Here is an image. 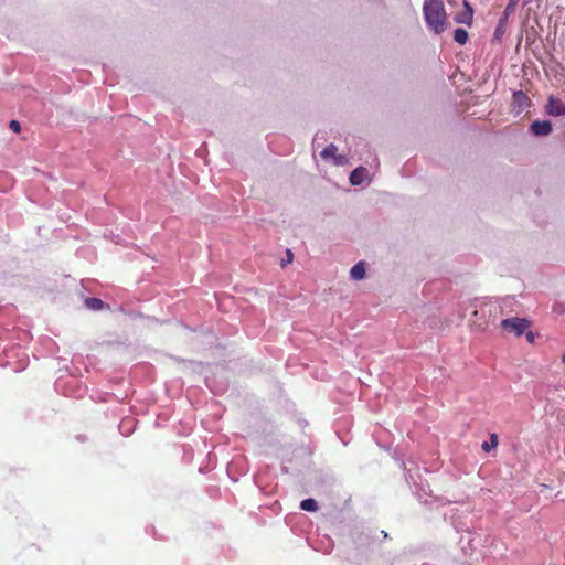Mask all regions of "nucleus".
<instances>
[{
  "mask_svg": "<svg viewBox=\"0 0 565 565\" xmlns=\"http://www.w3.org/2000/svg\"><path fill=\"white\" fill-rule=\"evenodd\" d=\"M473 311L469 319L471 331L484 332L495 321L500 307L491 299L476 298L471 302Z\"/></svg>",
  "mask_w": 565,
  "mask_h": 565,
  "instance_id": "1",
  "label": "nucleus"
},
{
  "mask_svg": "<svg viewBox=\"0 0 565 565\" xmlns=\"http://www.w3.org/2000/svg\"><path fill=\"white\" fill-rule=\"evenodd\" d=\"M424 15L428 26L435 33L440 34L446 26V11L443 1L426 0L424 4Z\"/></svg>",
  "mask_w": 565,
  "mask_h": 565,
  "instance_id": "2",
  "label": "nucleus"
},
{
  "mask_svg": "<svg viewBox=\"0 0 565 565\" xmlns=\"http://www.w3.org/2000/svg\"><path fill=\"white\" fill-rule=\"evenodd\" d=\"M500 327L507 333L513 334L515 337H521L527 329L531 327V321L525 318H508L503 319L500 323Z\"/></svg>",
  "mask_w": 565,
  "mask_h": 565,
  "instance_id": "3",
  "label": "nucleus"
},
{
  "mask_svg": "<svg viewBox=\"0 0 565 565\" xmlns=\"http://www.w3.org/2000/svg\"><path fill=\"white\" fill-rule=\"evenodd\" d=\"M337 147L334 145H329L326 147L321 152L320 156L324 160H332L334 164L337 166H343L348 162V159L345 156L337 154Z\"/></svg>",
  "mask_w": 565,
  "mask_h": 565,
  "instance_id": "4",
  "label": "nucleus"
},
{
  "mask_svg": "<svg viewBox=\"0 0 565 565\" xmlns=\"http://www.w3.org/2000/svg\"><path fill=\"white\" fill-rule=\"evenodd\" d=\"M546 113L552 116H562L565 114V105L554 96H550L546 104Z\"/></svg>",
  "mask_w": 565,
  "mask_h": 565,
  "instance_id": "5",
  "label": "nucleus"
},
{
  "mask_svg": "<svg viewBox=\"0 0 565 565\" xmlns=\"http://www.w3.org/2000/svg\"><path fill=\"white\" fill-rule=\"evenodd\" d=\"M531 130L536 136H546L552 131V124L548 120H536L531 125Z\"/></svg>",
  "mask_w": 565,
  "mask_h": 565,
  "instance_id": "6",
  "label": "nucleus"
},
{
  "mask_svg": "<svg viewBox=\"0 0 565 565\" xmlns=\"http://www.w3.org/2000/svg\"><path fill=\"white\" fill-rule=\"evenodd\" d=\"M367 174H369V171H367L366 168L359 167V168H356L355 170H353L351 172L350 182L353 185H360V184H362L364 182V180L367 177Z\"/></svg>",
  "mask_w": 565,
  "mask_h": 565,
  "instance_id": "7",
  "label": "nucleus"
},
{
  "mask_svg": "<svg viewBox=\"0 0 565 565\" xmlns=\"http://www.w3.org/2000/svg\"><path fill=\"white\" fill-rule=\"evenodd\" d=\"M472 17H473V10L471 8V6L465 1V11L459 13L455 20L457 23H462V24H468L470 25L471 22H472Z\"/></svg>",
  "mask_w": 565,
  "mask_h": 565,
  "instance_id": "8",
  "label": "nucleus"
},
{
  "mask_svg": "<svg viewBox=\"0 0 565 565\" xmlns=\"http://www.w3.org/2000/svg\"><path fill=\"white\" fill-rule=\"evenodd\" d=\"M513 103L519 107V111L524 110L530 105V98L522 90L513 94Z\"/></svg>",
  "mask_w": 565,
  "mask_h": 565,
  "instance_id": "9",
  "label": "nucleus"
},
{
  "mask_svg": "<svg viewBox=\"0 0 565 565\" xmlns=\"http://www.w3.org/2000/svg\"><path fill=\"white\" fill-rule=\"evenodd\" d=\"M350 276L353 280H361L364 278L365 276V267H364V263L363 262H359L358 264H355L351 270H350Z\"/></svg>",
  "mask_w": 565,
  "mask_h": 565,
  "instance_id": "10",
  "label": "nucleus"
},
{
  "mask_svg": "<svg viewBox=\"0 0 565 565\" xmlns=\"http://www.w3.org/2000/svg\"><path fill=\"white\" fill-rule=\"evenodd\" d=\"M85 306L90 310L97 311L103 309L104 302L99 298L89 297L85 299Z\"/></svg>",
  "mask_w": 565,
  "mask_h": 565,
  "instance_id": "11",
  "label": "nucleus"
},
{
  "mask_svg": "<svg viewBox=\"0 0 565 565\" xmlns=\"http://www.w3.org/2000/svg\"><path fill=\"white\" fill-rule=\"evenodd\" d=\"M454 40L461 45L466 44L468 41V32L462 28L456 29L454 32Z\"/></svg>",
  "mask_w": 565,
  "mask_h": 565,
  "instance_id": "12",
  "label": "nucleus"
},
{
  "mask_svg": "<svg viewBox=\"0 0 565 565\" xmlns=\"http://www.w3.org/2000/svg\"><path fill=\"white\" fill-rule=\"evenodd\" d=\"M300 508L308 512H316L318 510V503L315 499H305L300 502Z\"/></svg>",
  "mask_w": 565,
  "mask_h": 565,
  "instance_id": "13",
  "label": "nucleus"
},
{
  "mask_svg": "<svg viewBox=\"0 0 565 565\" xmlns=\"http://www.w3.org/2000/svg\"><path fill=\"white\" fill-rule=\"evenodd\" d=\"M498 436L497 434H491L489 441H483L481 447L484 451H490L491 449L495 448L498 446Z\"/></svg>",
  "mask_w": 565,
  "mask_h": 565,
  "instance_id": "14",
  "label": "nucleus"
},
{
  "mask_svg": "<svg viewBox=\"0 0 565 565\" xmlns=\"http://www.w3.org/2000/svg\"><path fill=\"white\" fill-rule=\"evenodd\" d=\"M294 260V254L290 249L286 250V259L281 260V267H285L287 264H291Z\"/></svg>",
  "mask_w": 565,
  "mask_h": 565,
  "instance_id": "15",
  "label": "nucleus"
},
{
  "mask_svg": "<svg viewBox=\"0 0 565 565\" xmlns=\"http://www.w3.org/2000/svg\"><path fill=\"white\" fill-rule=\"evenodd\" d=\"M9 127L11 130H13L14 132H20L21 130V126H20V122L17 121V120H11L10 124H9Z\"/></svg>",
  "mask_w": 565,
  "mask_h": 565,
  "instance_id": "16",
  "label": "nucleus"
},
{
  "mask_svg": "<svg viewBox=\"0 0 565 565\" xmlns=\"http://www.w3.org/2000/svg\"><path fill=\"white\" fill-rule=\"evenodd\" d=\"M523 334H525V338L529 343H533L535 340V334L531 330H526Z\"/></svg>",
  "mask_w": 565,
  "mask_h": 565,
  "instance_id": "17",
  "label": "nucleus"
},
{
  "mask_svg": "<svg viewBox=\"0 0 565 565\" xmlns=\"http://www.w3.org/2000/svg\"><path fill=\"white\" fill-rule=\"evenodd\" d=\"M515 8H516V4L509 2L508 6L505 7L504 14L508 17L509 14L514 12Z\"/></svg>",
  "mask_w": 565,
  "mask_h": 565,
  "instance_id": "18",
  "label": "nucleus"
},
{
  "mask_svg": "<svg viewBox=\"0 0 565 565\" xmlns=\"http://www.w3.org/2000/svg\"><path fill=\"white\" fill-rule=\"evenodd\" d=\"M369 541H370V536L369 535L362 534L360 536V545L366 546L370 543Z\"/></svg>",
  "mask_w": 565,
  "mask_h": 565,
  "instance_id": "19",
  "label": "nucleus"
},
{
  "mask_svg": "<svg viewBox=\"0 0 565 565\" xmlns=\"http://www.w3.org/2000/svg\"><path fill=\"white\" fill-rule=\"evenodd\" d=\"M381 534L383 535L384 539H387V533L385 531H381Z\"/></svg>",
  "mask_w": 565,
  "mask_h": 565,
  "instance_id": "20",
  "label": "nucleus"
},
{
  "mask_svg": "<svg viewBox=\"0 0 565 565\" xmlns=\"http://www.w3.org/2000/svg\"><path fill=\"white\" fill-rule=\"evenodd\" d=\"M520 0H509L510 3H514V4H518Z\"/></svg>",
  "mask_w": 565,
  "mask_h": 565,
  "instance_id": "21",
  "label": "nucleus"
},
{
  "mask_svg": "<svg viewBox=\"0 0 565 565\" xmlns=\"http://www.w3.org/2000/svg\"><path fill=\"white\" fill-rule=\"evenodd\" d=\"M562 362L565 363V353L562 355Z\"/></svg>",
  "mask_w": 565,
  "mask_h": 565,
  "instance_id": "22",
  "label": "nucleus"
}]
</instances>
